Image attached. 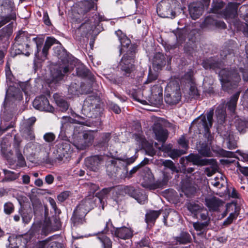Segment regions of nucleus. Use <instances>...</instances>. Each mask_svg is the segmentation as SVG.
I'll use <instances>...</instances> for the list:
<instances>
[{"mask_svg": "<svg viewBox=\"0 0 248 248\" xmlns=\"http://www.w3.org/2000/svg\"><path fill=\"white\" fill-rule=\"evenodd\" d=\"M36 121L35 117H31L25 119L21 125V131L22 136L29 140H33L35 138L33 130V125Z\"/></svg>", "mask_w": 248, "mask_h": 248, "instance_id": "nucleus-15", "label": "nucleus"}, {"mask_svg": "<svg viewBox=\"0 0 248 248\" xmlns=\"http://www.w3.org/2000/svg\"><path fill=\"white\" fill-rule=\"evenodd\" d=\"M68 119H71V121H70V122L71 123H75L78 124H80V125L72 127L73 128H74V134L75 135H76L77 134H79L81 133L83 131V126L82 125H86L88 126H91V123L88 121L84 120L83 118H81V120H74L72 119L70 117H67Z\"/></svg>", "mask_w": 248, "mask_h": 248, "instance_id": "nucleus-32", "label": "nucleus"}, {"mask_svg": "<svg viewBox=\"0 0 248 248\" xmlns=\"http://www.w3.org/2000/svg\"><path fill=\"white\" fill-rule=\"evenodd\" d=\"M240 95V92H237L231 98L230 100L227 103L228 109L231 112H234L236 107V104Z\"/></svg>", "mask_w": 248, "mask_h": 248, "instance_id": "nucleus-39", "label": "nucleus"}, {"mask_svg": "<svg viewBox=\"0 0 248 248\" xmlns=\"http://www.w3.org/2000/svg\"><path fill=\"white\" fill-rule=\"evenodd\" d=\"M87 86L84 84H78L72 83L68 88V93L72 95H79L80 94H87L91 91L90 87L88 90H86Z\"/></svg>", "mask_w": 248, "mask_h": 248, "instance_id": "nucleus-24", "label": "nucleus"}, {"mask_svg": "<svg viewBox=\"0 0 248 248\" xmlns=\"http://www.w3.org/2000/svg\"><path fill=\"white\" fill-rule=\"evenodd\" d=\"M209 159L212 160L213 161H212L211 163L208 164V165H211V166L206 168L205 169V172L208 177H210L216 172L218 166L215 159L213 158Z\"/></svg>", "mask_w": 248, "mask_h": 248, "instance_id": "nucleus-46", "label": "nucleus"}, {"mask_svg": "<svg viewBox=\"0 0 248 248\" xmlns=\"http://www.w3.org/2000/svg\"><path fill=\"white\" fill-rule=\"evenodd\" d=\"M178 6L176 0H162L157 4L156 11L161 17L172 19L176 16L175 10Z\"/></svg>", "mask_w": 248, "mask_h": 248, "instance_id": "nucleus-8", "label": "nucleus"}, {"mask_svg": "<svg viewBox=\"0 0 248 248\" xmlns=\"http://www.w3.org/2000/svg\"><path fill=\"white\" fill-rule=\"evenodd\" d=\"M56 136L55 134L52 132H48L46 133L44 136V140L48 143H51L55 140Z\"/></svg>", "mask_w": 248, "mask_h": 248, "instance_id": "nucleus-59", "label": "nucleus"}, {"mask_svg": "<svg viewBox=\"0 0 248 248\" xmlns=\"http://www.w3.org/2000/svg\"><path fill=\"white\" fill-rule=\"evenodd\" d=\"M239 215L238 213L236 211L230 214L229 216L224 221L223 225L228 226L231 224L233 220L236 219Z\"/></svg>", "mask_w": 248, "mask_h": 248, "instance_id": "nucleus-53", "label": "nucleus"}, {"mask_svg": "<svg viewBox=\"0 0 248 248\" xmlns=\"http://www.w3.org/2000/svg\"><path fill=\"white\" fill-rule=\"evenodd\" d=\"M136 159L135 157H131L126 159L125 161L119 159H112L108 162L107 165V170L110 171L112 173H117L119 170L123 169L126 170L125 177L130 178L136 173L141 167L138 165L133 168L129 172L126 168V166L133 163Z\"/></svg>", "mask_w": 248, "mask_h": 248, "instance_id": "nucleus-6", "label": "nucleus"}, {"mask_svg": "<svg viewBox=\"0 0 248 248\" xmlns=\"http://www.w3.org/2000/svg\"><path fill=\"white\" fill-rule=\"evenodd\" d=\"M15 207L11 202H6L4 205V212L7 215H10L14 212Z\"/></svg>", "mask_w": 248, "mask_h": 248, "instance_id": "nucleus-57", "label": "nucleus"}, {"mask_svg": "<svg viewBox=\"0 0 248 248\" xmlns=\"http://www.w3.org/2000/svg\"><path fill=\"white\" fill-rule=\"evenodd\" d=\"M36 45V50L35 52V58L37 60L45 61L47 59L48 51L54 44L58 45L53 48L55 55L60 61L58 62H77V59L62 47V44L54 37H47L45 42L42 36H36L32 39Z\"/></svg>", "mask_w": 248, "mask_h": 248, "instance_id": "nucleus-1", "label": "nucleus"}, {"mask_svg": "<svg viewBox=\"0 0 248 248\" xmlns=\"http://www.w3.org/2000/svg\"><path fill=\"white\" fill-rule=\"evenodd\" d=\"M110 232L113 236L123 240L129 239L133 236V231L125 226L119 228L113 227V230H110Z\"/></svg>", "mask_w": 248, "mask_h": 248, "instance_id": "nucleus-20", "label": "nucleus"}, {"mask_svg": "<svg viewBox=\"0 0 248 248\" xmlns=\"http://www.w3.org/2000/svg\"><path fill=\"white\" fill-rule=\"evenodd\" d=\"M209 225V224H208L207 222H201L200 221H197L193 223V226L194 229L196 231L199 232V233H197L198 235L204 234Z\"/></svg>", "mask_w": 248, "mask_h": 248, "instance_id": "nucleus-40", "label": "nucleus"}, {"mask_svg": "<svg viewBox=\"0 0 248 248\" xmlns=\"http://www.w3.org/2000/svg\"><path fill=\"white\" fill-rule=\"evenodd\" d=\"M239 3L235 2H230L225 8L221 12V16L227 20L234 19L238 16V8Z\"/></svg>", "mask_w": 248, "mask_h": 248, "instance_id": "nucleus-18", "label": "nucleus"}, {"mask_svg": "<svg viewBox=\"0 0 248 248\" xmlns=\"http://www.w3.org/2000/svg\"><path fill=\"white\" fill-rule=\"evenodd\" d=\"M41 229V225L39 224H33L30 230L29 231V233L30 235L32 236H34L36 233H38L40 230Z\"/></svg>", "mask_w": 248, "mask_h": 248, "instance_id": "nucleus-60", "label": "nucleus"}, {"mask_svg": "<svg viewBox=\"0 0 248 248\" xmlns=\"http://www.w3.org/2000/svg\"><path fill=\"white\" fill-rule=\"evenodd\" d=\"M111 227H112V224L111 220L109 219L106 222L105 228L102 231L103 233H99L97 237V238L102 243L104 248H112V242L111 240L109 238L104 235L105 233H107Z\"/></svg>", "mask_w": 248, "mask_h": 248, "instance_id": "nucleus-22", "label": "nucleus"}, {"mask_svg": "<svg viewBox=\"0 0 248 248\" xmlns=\"http://www.w3.org/2000/svg\"><path fill=\"white\" fill-rule=\"evenodd\" d=\"M56 103L59 108L60 110L62 112L66 111L69 108V104L63 98L56 97L55 96Z\"/></svg>", "mask_w": 248, "mask_h": 248, "instance_id": "nucleus-47", "label": "nucleus"}, {"mask_svg": "<svg viewBox=\"0 0 248 248\" xmlns=\"http://www.w3.org/2000/svg\"><path fill=\"white\" fill-rule=\"evenodd\" d=\"M153 131L155 136V139L164 143L168 137L167 130L164 129L160 124H155L154 125Z\"/></svg>", "mask_w": 248, "mask_h": 248, "instance_id": "nucleus-25", "label": "nucleus"}, {"mask_svg": "<svg viewBox=\"0 0 248 248\" xmlns=\"http://www.w3.org/2000/svg\"><path fill=\"white\" fill-rule=\"evenodd\" d=\"M205 202L209 210L212 211H217L223 204L222 201L216 197L205 198Z\"/></svg>", "mask_w": 248, "mask_h": 248, "instance_id": "nucleus-30", "label": "nucleus"}, {"mask_svg": "<svg viewBox=\"0 0 248 248\" xmlns=\"http://www.w3.org/2000/svg\"><path fill=\"white\" fill-rule=\"evenodd\" d=\"M209 0H198L191 2L188 5V11L193 19L199 18L202 15L205 6H208Z\"/></svg>", "mask_w": 248, "mask_h": 248, "instance_id": "nucleus-14", "label": "nucleus"}, {"mask_svg": "<svg viewBox=\"0 0 248 248\" xmlns=\"http://www.w3.org/2000/svg\"><path fill=\"white\" fill-rule=\"evenodd\" d=\"M124 191L126 194L134 198L137 189H135L133 186H126L124 188Z\"/></svg>", "mask_w": 248, "mask_h": 248, "instance_id": "nucleus-62", "label": "nucleus"}, {"mask_svg": "<svg viewBox=\"0 0 248 248\" xmlns=\"http://www.w3.org/2000/svg\"><path fill=\"white\" fill-rule=\"evenodd\" d=\"M94 138V135L93 131H84L82 137L77 138L74 140V145L78 150H85L93 144Z\"/></svg>", "mask_w": 248, "mask_h": 248, "instance_id": "nucleus-12", "label": "nucleus"}, {"mask_svg": "<svg viewBox=\"0 0 248 248\" xmlns=\"http://www.w3.org/2000/svg\"><path fill=\"white\" fill-rule=\"evenodd\" d=\"M31 34H29L26 31H19L15 38L14 46L11 51V54L13 57L16 55L24 54L23 47L25 46L26 48L29 47L28 43L31 40Z\"/></svg>", "mask_w": 248, "mask_h": 248, "instance_id": "nucleus-9", "label": "nucleus"}, {"mask_svg": "<svg viewBox=\"0 0 248 248\" xmlns=\"http://www.w3.org/2000/svg\"><path fill=\"white\" fill-rule=\"evenodd\" d=\"M12 99L21 100L23 99V94L21 91L17 88L11 87L6 92L4 105H8V102Z\"/></svg>", "mask_w": 248, "mask_h": 248, "instance_id": "nucleus-26", "label": "nucleus"}, {"mask_svg": "<svg viewBox=\"0 0 248 248\" xmlns=\"http://www.w3.org/2000/svg\"><path fill=\"white\" fill-rule=\"evenodd\" d=\"M225 3L222 0H213L211 12L214 14H218L224 7Z\"/></svg>", "mask_w": 248, "mask_h": 248, "instance_id": "nucleus-41", "label": "nucleus"}, {"mask_svg": "<svg viewBox=\"0 0 248 248\" xmlns=\"http://www.w3.org/2000/svg\"><path fill=\"white\" fill-rule=\"evenodd\" d=\"M216 114L218 123L222 124L224 123L225 121L226 113L225 109L223 108V107H217L216 110Z\"/></svg>", "mask_w": 248, "mask_h": 248, "instance_id": "nucleus-43", "label": "nucleus"}, {"mask_svg": "<svg viewBox=\"0 0 248 248\" xmlns=\"http://www.w3.org/2000/svg\"><path fill=\"white\" fill-rule=\"evenodd\" d=\"M185 153V152L183 150L172 149L168 155L171 158L174 159Z\"/></svg>", "mask_w": 248, "mask_h": 248, "instance_id": "nucleus-55", "label": "nucleus"}, {"mask_svg": "<svg viewBox=\"0 0 248 248\" xmlns=\"http://www.w3.org/2000/svg\"><path fill=\"white\" fill-rule=\"evenodd\" d=\"M81 7L84 13H86L94 7V3L92 0H86L82 2Z\"/></svg>", "mask_w": 248, "mask_h": 248, "instance_id": "nucleus-50", "label": "nucleus"}, {"mask_svg": "<svg viewBox=\"0 0 248 248\" xmlns=\"http://www.w3.org/2000/svg\"><path fill=\"white\" fill-rule=\"evenodd\" d=\"M165 101L170 105H176L181 99V93L179 83L177 81H171L165 89Z\"/></svg>", "mask_w": 248, "mask_h": 248, "instance_id": "nucleus-10", "label": "nucleus"}, {"mask_svg": "<svg viewBox=\"0 0 248 248\" xmlns=\"http://www.w3.org/2000/svg\"><path fill=\"white\" fill-rule=\"evenodd\" d=\"M219 75L221 77L220 81L224 90L226 84L227 88H234L241 79L240 75L235 69H223L219 71Z\"/></svg>", "mask_w": 248, "mask_h": 248, "instance_id": "nucleus-11", "label": "nucleus"}, {"mask_svg": "<svg viewBox=\"0 0 248 248\" xmlns=\"http://www.w3.org/2000/svg\"><path fill=\"white\" fill-rule=\"evenodd\" d=\"M157 77L158 75L157 73L155 72L154 73L153 72L152 69H151V66H150L148 78L146 81L144 82V84H148L153 82L154 81L157 79Z\"/></svg>", "mask_w": 248, "mask_h": 248, "instance_id": "nucleus-54", "label": "nucleus"}, {"mask_svg": "<svg viewBox=\"0 0 248 248\" xmlns=\"http://www.w3.org/2000/svg\"><path fill=\"white\" fill-rule=\"evenodd\" d=\"M52 237V239L47 243L46 248H62V244L56 241H52V239L54 238V236Z\"/></svg>", "mask_w": 248, "mask_h": 248, "instance_id": "nucleus-61", "label": "nucleus"}, {"mask_svg": "<svg viewBox=\"0 0 248 248\" xmlns=\"http://www.w3.org/2000/svg\"><path fill=\"white\" fill-rule=\"evenodd\" d=\"M236 127L240 133H245L246 128H248V121L238 120L236 123Z\"/></svg>", "mask_w": 248, "mask_h": 248, "instance_id": "nucleus-49", "label": "nucleus"}, {"mask_svg": "<svg viewBox=\"0 0 248 248\" xmlns=\"http://www.w3.org/2000/svg\"><path fill=\"white\" fill-rule=\"evenodd\" d=\"M203 206L194 202H189L186 204V208L194 218H198V215L203 211Z\"/></svg>", "mask_w": 248, "mask_h": 248, "instance_id": "nucleus-31", "label": "nucleus"}, {"mask_svg": "<svg viewBox=\"0 0 248 248\" xmlns=\"http://www.w3.org/2000/svg\"><path fill=\"white\" fill-rule=\"evenodd\" d=\"M140 204H144L147 201V196L143 190L137 189L134 198Z\"/></svg>", "mask_w": 248, "mask_h": 248, "instance_id": "nucleus-45", "label": "nucleus"}, {"mask_svg": "<svg viewBox=\"0 0 248 248\" xmlns=\"http://www.w3.org/2000/svg\"><path fill=\"white\" fill-rule=\"evenodd\" d=\"M162 164L165 167L170 169L172 172H175L178 173L179 172V170L171 160H165L163 162Z\"/></svg>", "mask_w": 248, "mask_h": 248, "instance_id": "nucleus-52", "label": "nucleus"}, {"mask_svg": "<svg viewBox=\"0 0 248 248\" xmlns=\"http://www.w3.org/2000/svg\"><path fill=\"white\" fill-rule=\"evenodd\" d=\"M160 210H149L145 215V222L148 225L154 224L156 219L161 214Z\"/></svg>", "mask_w": 248, "mask_h": 248, "instance_id": "nucleus-33", "label": "nucleus"}, {"mask_svg": "<svg viewBox=\"0 0 248 248\" xmlns=\"http://www.w3.org/2000/svg\"><path fill=\"white\" fill-rule=\"evenodd\" d=\"M33 106L41 111L52 112L54 110L53 107L49 104L48 100L44 95L36 97L33 102Z\"/></svg>", "mask_w": 248, "mask_h": 248, "instance_id": "nucleus-19", "label": "nucleus"}, {"mask_svg": "<svg viewBox=\"0 0 248 248\" xmlns=\"http://www.w3.org/2000/svg\"><path fill=\"white\" fill-rule=\"evenodd\" d=\"M18 213L22 217L23 223L25 224H28L31 220L32 217V214L31 212H28L27 211H25L23 208L21 207L19 209Z\"/></svg>", "mask_w": 248, "mask_h": 248, "instance_id": "nucleus-44", "label": "nucleus"}, {"mask_svg": "<svg viewBox=\"0 0 248 248\" xmlns=\"http://www.w3.org/2000/svg\"><path fill=\"white\" fill-rule=\"evenodd\" d=\"M165 56L164 54L160 52H157L154 54L152 62H163Z\"/></svg>", "mask_w": 248, "mask_h": 248, "instance_id": "nucleus-63", "label": "nucleus"}, {"mask_svg": "<svg viewBox=\"0 0 248 248\" xmlns=\"http://www.w3.org/2000/svg\"><path fill=\"white\" fill-rule=\"evenodd\" d=\"M100 98L96 94L88 95L84 101L82 111L88 117H92L91 112L99 107Z\"/></svg>", "mask_w": 248, "mask_h": 248, "instance_id": "nucleus-13", "label": "nucleus"}, {"mask_svg": "<svg viewBox=\"0 0 248 248\" xmlns=\"http://www.w3.org/2000/svg\"><path fill=\"white\" fill-rule=\"evenodd\" d=\"M186 160L192 162L193 165L198 166H203L208 165L211 163L212 160L209 159H202L198 154H190L186 157Z\"/></svg>", "mask_w": 248, "mask_h": 248, "instance_id": "nucleus-28", "label": "nucleus"}, {"mask_svg": "<svg viewBox=\"0 0 248 248\" xmlns=\"http://www.w3.org/2000/svg\"><path fill=\"white\" fill-rule=\"evenodd\" d=\"M104 156L102 155H93L85 159V166L90 170L96 172L104 163Z\"/></svg>", "mask_w": 248, "mask_h": 248, "instance_id": "nucleus-16", "label": "nucleus"}, {"mask_svg": "<svg viewBox=\"0 0 248 248\" xmlns=\"http://www.w3.org/2000/svg\"><path fill=\"white\" fill-rule=\"evenodd\" d=\"M120 43V54L124 53L120 62L134 61L136 57L137 45L131 43L130 40L121 30L115 31Z\"/></svg>", "mask_w": 248, "mask_h": 248, "instance_id": "nucleus-4", "label": "nucleus"}, {"mask_svg": "<svg viewBox=\"0 0 248 248\" xmlns=\"http://www.w3.org/2000/svg\"><path fill=\"white\" fill-rule=\"evenodd\" d=\"M0 3L2 12L9 14L13 11L14 3L13 0H2Z\"/></svg>", "mask_w": 248, "mask_h": 248, "instance_id": "nucleus-35", "label": "nucleus"}, {"mask_svg": "<svg viewBox=\"0 0 248 248\" xmlns=\"http://www.w3.org/2000/svg\"><path fill=\"white\" fill-rule=\"evenodd\" d=\"M27 147L34 149V152H32L34 154L39 153L40 152H45L47 153L49 150V146L46 143L39 144L38 143H29L27 145Z\"/></svg>", "mask_w": 248, "mask_h": 248, "instance_id": "nucleus-34", "label": "nucleus"}, {"mask_svg": "<svg viewBox=\"0 0 248 248\" xmlns=\"http://www.w3.org/2000/svg\"><path fill=\"white\" fill-rule=\"evenodd\" d=\"M96 200L101 202L100 197L90 196L82 200L78 203L74 210L71 218L74 225L83 223L86 215L93 208Z\"/></svg>", "mask_w": 248, "mask_h": 248, "instance_id": "nucleus-3", "label": "nucleus"}, {"mask_svg": "<svg viewBox=\"0 0 248 248\" xmlns=\"http://www.w3.org/2000/svg\"><path fill=\"white\" fill-rule=\"evenodd\" d=\"M11 32V29L8 26L5 27L0 30V41L2 40L3 38L5 39L6 38L4 45L3 46V48L6 49L8 46L9 42L7 38Z\"/></svg>", "mask_w": 248, "mask_h": 248, "instance_id": "nucleus-37", "label": "nucleus"}, {"mask_svg": "<svg viewBox=\"0 0 248 248\" xmlns=\"http://www.w3.org/2000/svg\"><path fill=\"white\" fill-rule=\"evenodd\" d=\"M199 153L203 156L209 157L210 156L212 152L208 146V143L206 142H199V145H197Z\"/></svg>", "mask_w": 248, "mask_h": 248, "instance_id": "nucleus-36", "label": "nucleus"}, {"mask_svg": "<svg viewBox=\"0 0 248 248\" xmlns=\"http://www.w3.org/2000/svg\"><path fill=\"white\" fill-rule=\"evenodd\" d=\"M18 145L16 149V155L17 158V164L21 167H24L26 165V162L24 156L18 149Z\"/></svg>", "mask_w": 248, "mask_h": 248, "instance_id": "nucleus-51", "label": "nucleus"}, {"mask_svg": "<svg viewBox=\"0 0 248 248\" xmlns=\"http://www.w3.org/2000/svg\"><path fill=\"white\" fill-rule=\"evenodd\" d=\"M240 71L242 73L243 78L244 81L248 80V63L244 64V67H240Z\"/></svg>", "mask_w": 248, "mask_h": 248, "instance_id": "nucleus-58", "label": "nucleus"}, {"mask_svg": "<svg viewBox=\"0 0 248 248\" xmlns=\"http://www.w3.org/2000/svg\"><path fill=\"white\" fill-rule=\"evenodd\" d=\"M111 133L105 132L101 134L100 139L94 145L96 149L99 151H105L108 146V142L111 138Z\"/></svg>", "mask_w": 248, "mask_h": 248, "instance_id": "nucleus-23", "label": "nucleus"}, {"mask_svg": "<svg viewBox=\"0 0 248 248\" xmlns=\"http://www.w3.org/2000/svg\"><path fill=\"white\" fill-rule=\"evenodd\" d=\"M53 63H51L49 68L50 77L46 80L49 87L57 84L63 78L64 74L69 72L74 68L73 63H62L60 64L55 63L54 65Z\"/></svg>", "mask_w": 248, "mask_h": 248, "instance_id": "nucleus-5", "label": "nucleus"}, {"mask_svg": "<svg viewBox=\"0 0 248 248\" xmlns=\"http://www.w3.org/2000/svg\"><path fill=\"white\" fill-rule=\"evenodd\" d=\"M152 94L150 102L154 106H158L162 102V89L158 86H154L151 89Z\"/></svg>", "mask_w": 248, "mask_h": 248, "instance_id": "nucleus-27", "label": "nucleus"}, {"mask_svg": "<svg viewBox=\"0 0 248 248\" xmlns=\"http://www.w3.org/2000/svg\"><path fill=\"white\" fill-rule=\"evenodd\" d=\"M76 65V71L78 76L83 78L89 79L93 81L94 79V76L91 73L89 69L85 67L83 63H78Z\"/></svg>", "mask_w": 248, "mask_h": 248, "instance_id": "nucleus-29", "label": "nucleus"}, {"mask_svg": "<svg viewBox=\"0 0 248 248\" xmlns=\"http://www.w3.org/2000/svg\"><path fill=\"white\" fill-rule=\"evenodd\" d=\"M240 17L246 22V24L248 25V5H243L240 7L239 10Z\"/></svg>", "mask_w": 248, "mask_h": 248, "instance_id": "nucleus-48", "label": "nucleus"}, {"mask_svg": "<svg viewBox=\"0 0 248 248\" xmlns=\"http://www.w3.org/2000/svg\"><path fill=\"white\" fill-rule=\"evenodd\" d=\"M200 219L203 222H207L208 224H209L210 223V217L209 216L208 212L207 211L204 209L203 207V211L200 212Z\"/></svg>", "mask_w": 248, "mask_h": 248, "instance_id": "nucleus-56", "label": "nucleus"}, {"mask_svg": "<svg viewBox=\"0 0 248 248\" xmlns=\"http://www.w3.org/2000/svg\"><path fill=\"white\" fill-rule=\"evenodd\" d=\"M57 159L60 161L63 160L64 158L67 159L70 157L72 150L69 141L61 140L56 145Z\"/></svg>", "mask_w": 248, "mask_h": 248, "instance_id": "nucleus-17", "label": "nucleus"}, {"mask_svg": "<svg viewBox=\"0 0 248 248\" xmlns=\"http://www.w3.org/2000/svg\"><path fill=\"white\" fill-rule=\"evenodd\" d=\"M182 66H184L185 69L188 68L187 71L181 78V83H185L187 84V86L188 87V93L187 94H185L184 95L186 98L187 97L189 99L197 97L199 94L194 82V69L193 66H188V64L186 63L184 65Z\"/></svg>", "mask_w": 248, "mask_h": 248, "instance_id": "nucleus-7", "label": "nucleus"}, {"mask_svg": "<svg viewBox=\"0 0 248 248\" xmlns=\"http://www.w3.org/2000/svg\"><path fill=\"white\" fill-rule=\"evenodd\" d=\"M175 240L180 244H186L191 242V238L188 233L182 232L178 236L176 237Z\"/></svg>", "mask_w": 248, "mask_h": 248, "instance_id": "nucleus-42", "label": "nucleus"}, {"mask_svg": "<svg viewBox=\"0 0 248 248\" xmlns=\"http://www.w3.org/2000/svg\"><path fill=\"white\" fill-rule=\"evenodd\" d=\"M202 28H212L213 27L225 29L226 25L223 21L216 19L212 16H206L201 24Z\"/></svg>", "mask_w": 248, "mask_h": 248, "instance_id": "nucleus-21", "label": "nucleus"}, {"mask_svg": "<svg viewBox=\"0 0 248 248\" xmlns=\"http://www.w3.org/2000/svg\"><path fill=\"white\" fill-rule=\"evenodd\" d=\"M53 237H49L45 240L39 241L35 246L34 248H46L47 243Z\"/></svg>", "mask_w": 248, "mask_h": 248, "instance_id": "nucleus-64", "label": "nucleus"}, {"mask_svg": "<svg viewBox=\"0 0 248 248\" xmlns=\"http://www.w3.org/2000/svg\"><path fill=\"white\" fill-rule=\"evenodd\" d=\"M3 172L5 177L1 180L2 182L14 181L19 177V173H16L7 170H3Z\"/></svg>", "mask_w": 248, "mask_h": 248, "instance_id": "nucleus-38", "label": "nucleus"}, {"mask_svg": "<svg viewBox=\"0 0 248 248\" xmlns=\"http://www.w3.org/2000/svg\"><path fill=\"white\" fill-rule=\"evenodd\" d=\"M213 115L214 109L211 108L205 115L202 114L195 119L189 127L190 129L198 131L199 134L203 132L204 136L208 142H211L213 139L210 131L213 125Z\"/></svg>", "mask_w": 248, "mask_h": 248, "instance_id": "nucleus-2", "label": "nucleus"}]
</instances>
